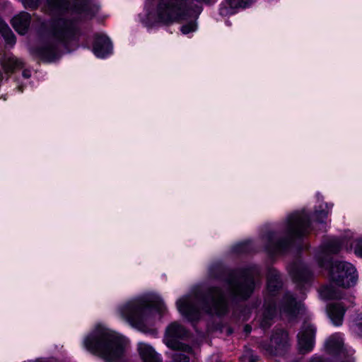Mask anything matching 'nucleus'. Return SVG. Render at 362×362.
Wrapping results in <instances>:
<instances>
[{
    "label": "nucleus",
    "mask_w": 362,
    "mask_h": 362,
    "mask_svg": "<svg viewBox=\"0 0 362 362\" xmlns=\"http://www.w3.org/2000/svg\"><path fill=\"white\" fill-rule=\"evenodd\" d=\"M47 5L50 12L59 14L60 17L51 22L34 52L51 62L59 57L62 47L76 40L77 21L92 18L100 8L90 0H74L72 5L69 0H47Z\"/></svg>",
    "instance_id": "f257e3e1"
},
{
    "label": "nucleus",
    "mask_w": 362,
    "mask_h": 362,
    "mask_svg": "<svg viewBox=\"0 0 362 362\" xmlns=\"http://www.w3.org/2000/svg\"><path fill=\"white\" fill-rule=\"evenodd\" d=\"M176 307L181 315L187 320L194 322L201 317V310L211 315H223L228 311V302L223 291L217 287H211L203 295L192 293L176 301Z\"/></svg>",
    "instance_id": "f03ea898"
},
{
    "label": "nucleus",
    "mask_w": 362,
    "mask_h": 362,
    "mask_svg": "<svg viewBox=\"0 0 362 362\" xmlns=\"http://www.w3.org/2000/svg\"><path fill=\"white\" fill-rule=\"evenodd\" d=\"M154 311L160 317L167 312L163 300L156 293H147L132 298L120 304L116 309L118 317L140 330H144L153 324Z\"/></svg>",
    "instance_id": "7ed1b4c3"
},
{
    "label": "nucleus",
    "mask_w": 362,
    "mask_h": 362,
    "mask_svg": "<svg viewBox=\"0 0 362 362\" xmlns=\"http://www.w3.org/2000/svg\"><path fill=\"white\" fill-rule=\"evenodd\" d=\"M83 345L106 362H119L124 354L128 339L107 326L98 324L84 337Z\"/></svg>",
    "instance_id": "20e7f679"
},
{
    "label": "nucleus",
    "mask_w": 362,
    "mask_h": 362,
    "mask_svg": "<svg viewBox=\"0 0 362 362\" xmlns=\"http://www.w3.org/2000/svg\"><path fill=\"white\" fill-rule=\"evenodd\" d=\"M201 11L200 6H189L187 0H160L155 11H150L146 8V18L143 21L146 25H150L154 22L171 23L189 20V23L180 28L182 33L187 35L197 30L195 21Z\"/></svg>",
    "instance_id": "39448f33"
},
{
    "label": "nucleus",
    "mask_w": 362,
    "mask_h": 362,
    "mask_svg": "<svg viewBox=\"0 0 362 362\" xmlns=\"http://www.w3.org/2000/svg\"><path fill=\"white\" fill-rule=\"evenodd\" d=\"M310 231L309 215L305 210L288 215L279 231L269 232L262 237L266 251L275 255L283 252L293 238H298Z\"/></svg>",
    "instance_id": "423d86ee"
},
{
    "label": "nucleus",
    "mask_w": 362,
    "mask_h": 362,
    "mask_svg": "<svg viewBox=\"0 0 362 362\" xmlns=\"http://www.w3.org/2000/svg\"><path fill=\"white\" fill-rule=\"evenodd\" d=\"M331 282L319 290L322 299L329 300L341 298V291L333 284L342 288H349L356 284L358 274L353 264L346 262H334L329 267Z\"/></svg>",
    "instance_id": "0eeeda50"
},
{
    "label": "nucleus",
    "mask_w": 362,
    "mask_h": 362,
    "mask_svg": "<svg viewBox=\"0 0 362 362\" xmlns=\"http://www.w3.org/2000/svg\"><path fill=\"white\" fill-rule=\"evenodd\" d=\"M260 274V270L252 265L230 274L226 281L228 295L238 299H246L255 288V279Z\"/></svg>",
    "instance_id": "6e6552de"
},
{
    "label": "nucleus",
    "mask_w": 362,
    "mask_h": 362,
    "mask_svg": "<svg viewBox=\"0 0 362 362\" xmlns=\"http://www.w3.org/2000/svg\"><path fill=\"white\" fill-rule=\"evenodd\" d=\"M281 284L278 272L274 268H269L267 273V291L270 296L266 298L263 311L258 317L260 326L264 329L272 325V320L276 315V303L274 296V292L281 287Z\"/></svg>",
    "instance_id": "1a4fd4ad"
},
{
    "label": "nucleus",
    "mask_w": 362,
    "mask_h": 362,
    "mask_svg": "<svg viewBox=\"0 0 362 362\" xmlns=\"http://www.w3.org/2000/svg\"><path fill=\"white\" fill-rule=\"evenodd\" d=\"M290 346V339L287 332L275 330L269 341L259 343V348L267 355L275 356L283 354Z\"/></svg>",
    "instance_id": "9d476101"
},
{
    "label": "nucleus",
    "mask_w": 362,
    "mask_h": 362,
    "mask_svg": "<svg viewBox=\"0 0 362 362\" xmlns=\"http://www.w3.org/2000/svg\"><path fill=\"white\" fill-rule=\"evenodd\" d=\"M185 328L178 322H173L168 325L165 331V343L172 349H182L185 352H189L191 347L178 341L187 336Z\"/></svg>",
    "instance_id": "9b49d317"
},
{
    "label": "nucleus",
    "mask_w": 362,
    "mask_h": 362,
    "mask_svg": "<svg viewBox=\"0 0 362 362\" xmlns=\"http://www.w3.org/2000/svg\"><path fill=\"white\" fill-rule=\"evenodd\" d=\"M315 327L305 320L298 334V344L300 352L307 353L313 350L315 339Z\"/></svg>",
    "instance_id": "f8f14e48"
},
{
    "label": "nucleus",
    "mask_w": 362,
    "mask_h": 362,
    "mask_svg": "<svg viewBox=\"0 0 362 362\" xmlns=\"http://www.w3.org/2000/svg\"><path fill=\"white\" fill-rule=\"evenodd\" d=\"M304 311L303 305L300 302L296 301L289 293H287L284 296L279 305L280 315L288 320H293L298 315L303 313Z\"/></svg>",
    "instance_id": "ddd939ff"
},
{
    "label": "nucleus",
    "mask_w": 362,
    "mask_h": 362,
    "mask_svg": "<svg viewBox=\"0 0 362 362\" xmlns=\"http://www.w3.org/2000/svg\"><path fill=\"white\" fill-rule=\"evenodd\" d=\"M341 243L339 239L332 238L323 244L316 254V259L320 267L329 266L330 255L340 251Z\"/></svg>",
    "instance_id": "4468645a"
},
{
    "label": "nucleus",
    "mask_w": 362,
    "mask_h": 362,
    "mask_svg": "<svg viewBox=\"0 0 362 362\" xmlns=\"http://www.w3.org/2000/svg\"><path fill=\"white\" fill-rule=\"evenodd\" d=\"M288 271L293 280L298 284L308 283L313 275L308 267L300 262L290 265Z\"/></svg>",
    "instance_id": "2eb2a0df"
},
{
    "label": "nucleus",
    "mask_w": 362,
    "mask_h": 362,
    "mask_svg": "<svg viewBox=\"0 0 362 362\" xmlns=\"http://www.w3.org/2000/svg\"><path fill=\"white\" fill-rule=\"evenodd\" d=\"M93 52L98 58H105L112 53V45L106 35H97L93 47Z\"/></svg>",
    "instance_id": "dca6fc26"
},
{
    "label": "nucleus",
    "mask_w": 362,
    "mask_h": 362,
    "mask_svg": "<svg viewBox=\"0 0 362 362\" xmlns=\"http://www.w3.org/2000/svg\"><path fill=\"white\" fill-rule=\"evenodd\" d=\"M325 346L327 351L331 354L341 356L342 355L345 356V353H347L349 355H351L353 354L352 350H347L344 347L342 337L339 333L332 335L326 341Z\"/></svg>",
    "instance_id": "f3484780"
},
{
    "label": "nucleus",
    "mask_w": 362,
    "mask_h": 362,
    "mask_svg": "<svg viewBox=\"0 0 362 362\" xmlns=\"http://www.w3.org/2000/svg\"><path fill=\"white\" fill-rule=\"evenodd\" d=\"M137 351L143 362H162L161 356L148 344L139 342Z\"/></svg>",
    "instance_id": "a211bd4d"
},
{
    "label": "nucleus",
    "mask_w": 362,
    "mask_h": 362,
    "mask_svg": "<svg viewBox=\"0 0 362 362\" xmlns=\"http://www.w3.org/2000/svg\"><path fill=\"white\" fill-rule=\"evenodd\" d=\"M253 0H225L221 6L220 14L229 16L235 13L238 8H245L252 3Z\"/></svg>",
    "instance_id": "6ab92c4d"
},
{
    "label": "nucleus",
    "mask_w": 362,
    "mask_h": 362,
    "mask_svg": "<svg viewBox=\"0 0 362 362\" xmlns=\"http://www.w3.org/2000/svg\"><path fill=\"white\" fill-rule=\"evenodd\" d=\"M345 311L346 309L341 303H332L327 307L329 317L335 326H339L342 324Z\"/></svg>",
    "instance_id": "aec40b11"
},
{
    "label": "nucleus",
    "mask_w": 362,
    "mask_h": 362,
    "mask_svg": "<svg viewBox=\"0 0 362 362\" xmlns=\"http://www.w3.org/2000/svg\"><path fill=\"white\" fill-rule=\"evenodd\" d=\"M30 16L26 12H21L12 19V25L16 32L24 35L30 25Z\"/></svg>",
    "instance_id": "412c9836"
},
{
    "label": "nucleus",
    "mask_w": 362,
    "mask_h": 362,
    "mask_svg": "<svg viewBox=\"0 0 362 362\" xmlns=\"http://www.w3.org/2000/svg\"><path fill=\"white\" fill-rule=\"evenodd\" d=\"M332 207V204L322 203L320 204L318 209L315 211L313 218L321 225L322 228H325V220L327 218Z\"/></svg>",
    "instance_id": "4be33fe9"
},
{
    "label": "nucleus",
    "mask_w": 362,
    "mask_h": 362,
    "mask_svg": "<svg viewBox=\"0 0 362 362\" xmlns=\"http://www.w3.org/2000/svg\"><path fill=\"white\" fill-rule=\"evenodd\" d=\"M1 63L6 72H12L22 67V62L14 56L6 54L1 59Z\"/></svg>",
    "instance_id": "5701e85b"
},
{
    "label": "nucleus",
    "mask_w": 362,
    "mask_h": 362,
    "mask_svg": "<svg viewBox=\"0 0 362 362\" xmlns=\"http://www.w3.org/2000/svg\"><path fill=\"white\" fill-rule=\"evenodd\" d=\"M0 33L4 37L7 45H13L16 43V37L7 24L0 18Z\"/></svg>",
    "instance_id": "b1692460"
},
{
    "label": "nucleus",
    "mask_w": 362,
    "mask_h": 362,
    "mask_svg": "<svg viewBox=\"0 0 362 362\" xmlns=\"http://www.w3.org/2000/svg\"><path fill=\"white\" fill-rule=\"evenodd\" d=\"M176 352H175L172 355V358L173 362H188L189 357L186 355V354H189L192 352V350L189 352H185L182 349H175Z\"/></svg>",
    "instance_id": "393cba45"
},
{
    "label": "nucleus",
    "mask_w": 362,
    "mask_h": 362,
    "mask_svg": "<svg viewBox=\"0 0 362 362\" xmlns=\"http://www.w3.org/2000/svg\"><path fill=\"white\" fill-rule=\"evenodd\" d=\"M351 247L357 256L362 257V238L353 240Z\"/></svg>",
    "instance_id": "a878e982"
},
{
    "label": "nucleus",
    "mask_w": 362,
    "mask_h": 362,
    "mask_svg": "<svg viewBox=\"0 0 362 362\" xmlns=\"http://www.w3.org/2000/svg\"><path fill=\"white\" fill-rule=\"evenodd\" d=\"M223 272L222 267L219 264L214 265L209 269V275L214 278H220Z\"/></svg>",
    "instance_id": "bb28decb"
},
{
    "label": "nucleus",
    "mask_w": 362,
    "mask_h": 362,
    "mask_svg": "<svg viewBox=\"0 0 362 362\" xmlns=\"http://www.w3.org/2000/svg\"><path fill=\"white\" fill-rule=\"evenodd\" d=\"M250 245L251 242L250 241L240 243L235 245L234 250L237 252H247L250 251Z\"/></svg>",
    "instance_id": "cd10ccee"
},
{
    "label": "nucleus",
    "mask_w": 362,
    "mask_h": 362,
    "mask_svg": "<svg viewBox=\"0 0 362 362\" xmlns=\"http://www.w3.org/2000/svg\"><path fill=\"white\" fill-rule=\"evenodd\" d=\"M40 0H22L25 8H35L37 6Z\"/></svg>",
    "instance_id": "c85d7f7f"
},
{
    "label": "nucleus",
    "mask_w": 362,
    "mask_h": 362,
    "mask_svg": "<svg viewBox=\"0 0 362 362\" xmlns=\"http://www.w3.org/2000/svg\"><path fill=\"white\" fill-rule=\"evenodd\" d=\"M355 332L359 335H362V317L357 319L356 323L353 326Z\"/></svg>",
    "instance_id": "c756f323"
},
{
    "label": "nucleus",
    "mask_w": 362,
    "mask_h": 362,
    "mask_svg": "<svg viewBox=\"0 0 362 362\" xmlns=\"http://www.w3.org/2000/svg\"><path fill=\"white\" fill-rule=\"evenodd\" d=\"M309 362H325V361L320 357H313Z\"/></svg>",
    "instance_id": "7c9ffc66"
},
{
    "label": "nucleus",
    "mask_w": 362,
    "mask_h": 362,
    "mask_svg": "<svg viewBox=\"0 0 362 362\" xmlns=\"http://www.w3.org/2000/svg\"><path fill=\"white\" fill-rule=\"evenodd\" d=\"M23 76L25 78H29V77L30 76V73H29L28 71H24L23 72Z\"/></svg>",
    "instance_id": "2f4dec72"
},
{
    "label": "nucleus",
    "mask_w": 362,
    "mask_h": 362,
    "mask_svg": "<svg viewBox=\"0 0 362 362\" xmlns=\"http://www.w3.org/2000/svg\"><path fill=\"white\" fill-rule=\"evenodd\" d=\"M257 361V356H252L249 362H256Z\"/></svg>",
    "instance_id": "473e14b6"
},
{
    "label": "nucleus",
    "mask_w": 362,
    "mask_h": 362,
    "mask_svg": "<svg viewBox=\"0 0 362 362\" xmlns=\"http://www.w3.org/2000/svg\"><path fill=\"white\" fill-rule=\"evenodd\" d=\"M245 331H246L247 332H250V328L249 327V326H248V325L245 326Z\"/></svg>",
    "instance_id": "72a5a7b5"
}]
</instances>
